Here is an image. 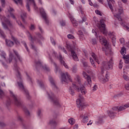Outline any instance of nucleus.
Here are the masks:
<instances>
[{"mask_svg":"<svg viewBox=\"0 0 129 129\" xmlns=\"http://www.w3.org/2000/svg\"><path fill=\"white\" fill-rule=\"evenodd\" d=\"M14 70L16 71L17 74L16 76L17 77V84L18 85V87L20 90L24 92L26 96L27 99H30V95L29 94V91L28 90L26 89L25 86H24V83L23 82V80H22V77H21V74L19 72V67L17 66V63H15L14 64Z\"/></svg>","mask_w":129,"mask_h":129,"instance_id":"1","label":"nucleus"},{"mask_svg":"<svg viewBox=\"0 0 129 129\" xmlns=\"http://www.w3.org/2000/svg\"><path fill=\"white\" fill-rule=\"evenodd\" d=\"M99 40L100 42L102 43V44L105 46V47L102 48V50L104 51L105 55H112V52L110 48V45L107 42V40L104 37H102V36H99Z\"/></svg>","mask_w":129,"mask_h":129,"instance_id":"2","label":"nucleus"},{"mask_svg":"<svg viewBox=\"0 0 129 129\" xmlns=\"http://www.w3.org/2000/svg\"><path fill=\"white\" fill-rule=\"evenodd\" d=\"M47 95L53 105H55L57 107H61L62 106V103L59 100V99L56 98V96L52 91H49L47 92Z\"/></svg>","mask_w":129,"mask_h":129,"instance_id":"3","label":"nucleus"},{"mask_svg":"<svg viewBox=\"0 0 129 129\" xmlns=\"http://www.w3.org/2000/svg\"><path fill=\"white\" fill-rule=\"evenodd\" d=\"M113 66V61H112V58H111L108 62L106 61H103L102 66L101 67V73L103 74L104 73V70L106 69H111Z\"/></svg>","mask_w":129,"mask_h":129,"instance_id":"4","label":"nucleus"},{"mask_svg":"<svg viewBox=\"0 0 129 129\" xmlns=\"http://www.w3.org/2000/svg\"><path fill=\"white\" fill-rule=\"evenodd\" d=\"M83 101H84V98L82 96V95L79 94V98L76 101L77 105L79 108H85L87 106V105Z\"/></svg>","mask_w":129,"mask_h":129,"instance_id":"5","label":"nucleus"},{"mask_svg":"<svg viewBox=\"0 0 129 129\" xmlns=\"http://www.w3.org/2000/svg\"><path fill=\"white\" fill-rule=\"evenodd\" d=\"M10 93L12 96V97L13 98L14 100L15 104L17 106H22L23 105V102L21 101V100L19 99V98L17 96V95H15L14 94V92L13 91L10 90Z\"/></svg>","mask_w":129,"mask_h":129,"instance_id":"6","label":"nucleus"},{"mask_svg":"<svg viewBox=\"0 0 129 129\" xmlns=\"http://www.w3.org/2000/svg\"><path fill=\"white\" fill-rule=\"evenodd\" d=\"M100 25L99 26V29L101 33H103L104 35H107V30L105 29V24H104V20L103 19L100 21Z\"/></svg>","mask_w":129,"mask_h":129,"instance_id":"7","label":"nucleus"},{"mask_svg":"<svg viewBox=\"0 0 129 129\" xmlns=\"http://www.w3.org/2000/svg\"><path fill=\"white\" fill-rule=\"evenodd\" d=\"M83 76L87 82V85L90 86V87H91L92 81H91V77H90V76L88 75L86 73H85V72H83Z\"/></svg>","mask_w":129,"mask_h":129,"instance_id":"8","label":"nucleus"},{"mask_svg":"<svg viewBox=\"0 0 129 129\" xmlns=\"http://www.w3.org/2000/svg\"><path fill=\"white\" fill-rule=\"evenodd\" d=\"M2 25L5 30H9V27H8V26H9L10 28H13V24L12 23H11V21H10V20L7 18L4 19V22H2Z\"/></svg>","mask_w":129,"mask_h":129,"instance_id":"9","label":"nucleus"},{"mask_svg":"<svg viewBox=\"0 0 129 129\" xmlns=\"http://www.w3.org/2000/svg\"><path fill=\"white\" fill-rule=\"evenodd\" d=\"M31 4H32L35 10H37V7H36V3H35V0H26V8L28 11V12H31V10L30 9V6H31Z\"/></svg>","mask_w":129,"mask_h":129,"instance_id":"10","label":"nucleus"},{"mask_svg":"<svg viewBox=\"0 0 129 129\" xmlns=\"http://www.w3.org/2000/svg\"><path fill=\"white\" fill-rule=\"evenodd\" d=\"M73 87L74 88V89H76V90H77L78 91H80L82 94H86V89H85V87H84V86H81V88L79 89V87L76 86L75 84H73Z\"/></svg>","mask_w":129,"mask_h":129,"instance_id":"11","label":"nucleus"},{"mask_svg":"<svg viewBox=\"0 0 129 129\" xmlns=\"http://www.w3.org/2000/svg\"><path fill=\"white\" fill-rule=\"evenodd\" d=\"M39 10L42 18L44 19L46 24L48 25V24H49V20L47 18V14H46V13L45 12V10H44L43 8H40Z\"/></svg>","mask_w":129,"mask_h":129,"instance_id":"12","label":"nucleus"},{"mask_svg":"<svg viewBox=\"0 0 129 129\" xmlns=\"http://www.w3.org/2000/svg\"><path fill=\"white\" fill-rule=\"evenodd\" d=\"M118 14H116L114 15L115 18H116L118 21H122L121 17H120V15H122L123 14V8L122 7H120L118 9Z\"/></svg>","mask_w":129,"mask_h":129,"instance_id":"13","label":"nucleus"},{"mask_svg":"<svg viewBox=\"0 0 129 129\" xmlns=\"http://www.w3.org/2000/svg\"><path fill=\"white\" fill-rule=\"evenodd\" d=\"M35 67H42L44 69V70H45V71H49L50 69L47 67V66H42V63H41V61L40 60L37 61L36 60L35 61Z\"/></svg>","mask_w":129,"mask_h":129,"instance_id":"14","label":"nucleus"},{"mask_svg":"<svg viewBox=\"0 0 129 129\" xmlns=\"http://www.w3.org/2000/svg\"><path fill=\"white\" fill-rule=\"evenodd\" d=\"M71 55L73 60H74L75 61H79V59L78 58V55H77V53L75 50V48L74 49H72L71 51Z\"/></svg>","mask_w":129,"mask_h":129,"instance_id":"15","label":"nucleus"},{"mask_svg":"<svg viewBox=\"0 0 129 129\" xmlns=\"http://www.w3.org/2000/svg\"><path fill=\"white\" fill-rule=\"evenodd\" d=\"M53 55L55 56L56 58L58 59L59 60V61L60 62V63L61 65H63V66H65V62L63 60V57H62V55L60 54L59 55V56L57 55V54L55 51L53 52Z\"/></svg>","mask_w":129,"mask_h":129,"instance_id":"16","label":"nucleus"},{"mask_svg":"<svg viewBox=\"0 0 129 129\" xmlns=\"http://www.w3.org/2000/svg\"><path fill=\"white\" fill-rule=\"evenodd\" d=\"M49 80L53 88H54L55 90H57V89H58V87L56 86V83L55 82V81H54V79H53V78H52V77H49Z\"/></svg>","mask_w":129,"mask_h":129,"instance_id":"17","label":"nucleus"},{"mask_svg":"<svg viewBox=\"0 0 129 129\" xmlns=\"http://www.w3.org/2000/svg\"><path fill=\"white\" fill-rule=\"evenodd\" d=\"M100 80L102 81V82H103L104 83H105V82H107L108 81V75L106 74L105 77L103 76V75H101L99 77Z\"/></svg>","mask_w":129,"mask_h":129,"instance_id":"18","label":"nucleus"},{"mask_svg":"<svg viewBox=\"0 0 129 129\" xmlns=\"http://www.w3.org/2000/svg\"><path fill=\"white\" fill-rule=\"evenodd\" d=\"M72 81V79H71V77L69 75V74L67 72L65 74V83H69V82H71Z\"/></svg>","mask_w":129,"mask_h":129,"instance_id":"19","label":"nucleus"},{"mask_svg":"<svg viewBox=\"0 0 129 129\" xmlns=\"http://www.w3.org/2000/svg\"><path fill=\"white\" fill-rule=\"evenodd\" d=\"M126 108H128V105L127 104L118 106V112L120 111H123V110H125Z\"/></svg>","mask_w":129,"mask_h":129,"instance_id":"20","label":"nucleus"},{"mask_svg":"<svg viewBox=\"0 0 129 129\" xmlns=\"http://www.w3.org/2000/svg\"><path fill=\"white\" fill-rule=\"evenodd\" d=\"M108 36L111 38L113 46H115V37H114L113 32H108Z\"/></svg>","mask_w":129,"mask_h":129,"instance_id":"21","label":"nucleus"},{"mask_svg":"<svg viewBox=\"0 0 129 129\" xmlns=\"http://www.w3.org/2000/svg\"><path fill=\"white\" fill-rule=\"evenodd\" d=\"M108 3V7L111 12H113V9L112 8V5L111 4H114V1L113 0H107Z\"/></svg>","mask_w":129,"mask_h":129,"instance_id":"22","label":"nucleus"},{"mask_svg":"<svg viewBox=\"0 0 129 129\" xmlns=\"http://www.w3.org/2000/svg\"><path fill=\"white\" fill-rule=\"evenodd\" d=\"M8 61H7L8 63H11L12 61H14V62H17V59L16 58H14V55L12 54L11 52H10L9 54V58L8 59Z\"/></svg>","mask_w":129,"mask_h":129,"instance_id":"23","label":"nucleus"},{"mask_svg":"<svg viewBox=\"0 0 129 129\" xmlns=\"http://www.w3.org/2000/svg\"><path fill=\"white\" fill-rule=\"evenodd\" d=\"M49 123L50 125H52L53 126H57L58 123L56 121L55 119H51L49 120Z\"/></svg>","mask_w":129,"mask_h":129,"instance_id":"24","label":"nucleus"},{"mask_svg":"<svg viewBox=\"0 0 129 129\" xmlns=\"http://www.w3.org/2000/svg\"><path fill=\"white\" fill-rule=\"evenodd\" d=\"M5 41L8 47H13V46H14V42L12 41L11 40L6 39Z\"/></svg>","mask_w":129,"mask_h":129,"instance_id":"25","label":"nucleus"},{"mask_svg":"<svg viewBox=\"0 0 129 129\" xmlns=\"http://www.w3.org/2000/svg\"><path fill=\"white\" fill-rule=\"evenodd\" d=\"M70 19L74 27H77V26H78V23H77L76 20H75V19L73 18L72 17H71Z\"/></svg>","mask_w":129,"mask_h":129,"instance_id":"26","label":"nucleus"},{"mask_svg":"<svg viewBox=\"0 0 129 129\" xmlns=\"http://www.w3.org/2000/svg\"><path fill=\"white\" fill-rule=\"evenodd\" d=\"M14 11L15 10H14V9H13L12 7H9V8L8 9V12L10 13L11 17L13 18V19H14V20H16V16H15L14 14L11 13L12 12H14Z\"/></svg>","mask_w":129,"mask_h":129,"instance_id":"27","label":"nucleus"},{"mask_svg":"<svg viewBox=\"0 0 129 129\" xmlns=\"http://www.w3.org/2000/svg\"><path fill=\"white\" fill-rule=\"evenodd\" d=\"M27 17V13L25 11H22V14H21V18L24 23H25V18Z\"/></svg>","mask_w":129,"mask_h":129,"instance_id":"28","label":"nucleus"},{"mask_svg":"<svg viewBox=\"0 0 129 129\" xmlns=\"http://www.w3.org/2000/svg\"><path fill=\"white\" fill-rule=\"evenodd\" d=\"M89 117H90V115L89 114L85 115L83 117V122L84 123L87 122V120H88V118H89Z\"/></svg>","mask_w":129,"mask_h":129,"instance_id":"29","label":"nucleus"},{"mask_svg":"<svg viewBox=\"0 0 129 129\" xmlns=\"http://www.w3.org/2000/svg\"><path fill=\"white\" fill-rule=\"evenodd\" d=\"M60 80L62 84L65 83V74L64 73L60 74Z\"/></svg>","mask_w":129,"mask_h":129,"instance_id":"30","label":"nucleus"},{"mask_svg":"<svg viewBox=\"0 0 129 129\" xmlns=\"http://www.w3.org/2000/svg\"><path fill=\"white\" fill-rule=\"evenodd\" d=\"M123 59H124V60H125V64H128V63H129V55L123 56Z\"/></svg>","mask_w":129,"mask_h":129,"instance_id":"31","label":"nucleus"},{"mask_svg":"<svg viewBox=\"0 0 129 129\" xmlns=\"http://www.w3.org/2000/svg\"><path fill=\"white\" fill-rule=\"evenodd\" d=\"M29 40L32 42L36 41V37H33L30 33H28Z\"/></svg>","mask_w":129,"mask_h":129,"instance_id":"32","label":"nucleus"},{"mask_svg":"<svg viewBox=\"0 0 129 129\" xmlns=\"http://www.w3.org/2000/svg\"><path fill=\"white\" fill-rule=\"evenodd\" d=\"M75 80L78 82L79 84L81 85V78L79 77V76H76V78H75Z\"/></svg>","mask_w":129,"mask_h":129,"instance_id":"33","label":"nucleus"},{"mask_svg":"<svg viewBox=\"0 0 129 129\" xmlns=\"http://www.w3.org/2000/svg\"><path fill=\"white\" fill-rule=\"evenodd\" d=\"M92 57H93V59L95 60V61H96V62H97L98 64H99V61H98V58L95 54L92 53Z\"/></svg>","mask_w":129,"mask_h":129,"instance_id":"34","label":"nucleus"},{"mask_svg":"<svg viewBox=\"0 0 129 129\" xmlns=\"http://www.w3.org/2000/svg\"><path fill=\"white\" fill-rule=\"evenodd\" d=\"M50 61L52 64H53L55 68V73H57L58 72V67H57V64H56V63H55L54 61H53V59L52 58H50Z\"/></svg>","mask_w":129,"mask_h":129,"instance_id":"35","label":"nucleus"},{"mask_svg":"<svg viewBox=\"0 0 129 129\" xmlns=\"http://www.w3.org/2000/svg\"><path fill=\"white\" fill-rule=\"evenodd\" d=\"M11 39H12V40L14 41L16 45H20V42H19V41H18V39H17V38H16L15 37H14V36H11Z\"/></svg>","mask_w":129,"mask_h":129,"instance_id":"36","label":"nucleus"},{"mask_svg":"<svg viewBox=\"0 0 129 129\" xmlns=\"http://www.w3.org/2000/svg\"><path fill=\"white\" fill-rule=\"evenodd\" d=\"M126 52V49L125 47H122L121 50V54L123 56H124L125 55V52Z\"/></svg>","mask_w":129,"mask_h":129,"instance_id":"37","label":"nucleus"},{"mask_svg":"<svg viewBox=\"0 0 129 129\" xmlns=\"http://www.w3.org/2000/svg\"><path fill=\"white\" fill-rule=\"evenodd\" d=\"M14 53H15V55H16V57H17L18 59H19V61H22V57L20 56L19 53L17 52V51L15 50H13Z\"/></svg>","mask_w":129,"mask_h":129,"instance_id":"38","label":"nucleus"},{"mask_svg":"<svg viewBox=\"0 0 129 129\" xmlns=\"http://www.w3.org/2000/svg\"><path fill=\"white\" fill-rule=\"evenodd\" d=\"M69 123H70V124H74V123H75V119L71 118L70 119H69L68 120Z\"/></svg>","mask_w":129,"mask_h":129,"instance_id":"39","label":"nucleus"},{"mask_svg":"<svg viewBox=\"0 0 129 129\" xmlns=\"http://www.w3.org/2000/svg\"><path fill=\"white\" fill-rule=\"evenodd\" d=\"M37 83L40 85V87H41V88H43V87H44V83H43V81L38 80L37 81Z\"/></svg>","mask_w":129,"mask_h":129,"instance_id":"40","label":"nucleus"},{"mask_svg":"<svg viewBox=\"0 0 129 129\" xmlns=\"http://www.w3.org/2000/svg\"><path fill=\"white\" fill-rule=\"evenodd\" d=\"M67 37L70 40H74L75 39V37H74L72 34H68L67 35Z\"/></svg>","mask_w":129,"mask_h":129,"instance_id":"41","label":"nucleus"},{"mask_svg":"<svg viewBox=\"0 0 129 129\" xmlns=\"http://www.w3.org/2000/svg\"><path fill=\"white\" fill-rule=\"evenodd\" d=\"M107 115L110 117V118H114L115 115L114 113H107Z\"/></svg>","mask_w":129,"mask_h":129,"instance_id":"42","label":"nucleus"},{"mask_svg":"<svg viewBox=\"0 0 129 129\" xmlns=\"http://www.w3.org/2000/svg\"><path fill=\"white\" fill-rule=\"evenodd\" d=\"M67 48L69 50V51H70V52H71L72 50H74L75 49L73 47H71V45L69 44H67Z\"/></svg>","mask_w":129,"mask_h":129,"instance_id":"43","label":"nucleus"},{"mask_svg":"<svg viewBox=\"0 0 129 129\" xmlns=\"http://www.w3.org/2000/svg\"><path fill=\"white\" fill-rule=\"evenodd\" d=\"M123 78L124 80H125V81H129V77L126 75H123Z\"/></svg>","mask_w":129,"mask_h":129,"instance_id":"44","label":"nucleus"},{"mask_svg":"<svg viewBox=\"0 0 129 129\" xmlns=\"http://www.w3.org/2000/svg\"><path fill=\"white\" fill-rule=\"evenodd\" d=\"M14 2L15 3V4H16V5H22V3L23 2L22 0H17V1H16V0H13Z\"/></svg>","mask_w":129,"mask_h":129,"instance_id":"45","label":"nucleus"},{"mask_svg":"<svg viewBox=\"0 0 129 129\" xmlns=\"http://www.w3.org/2000/svg\"><path fill=\"white\" fill-rule=\"evenodd\" d=\"M0 35H1V36L2 38H5L6 36L5 35V33H4V31L2 30V29H0Z\"/></svg>","mask_w":129,"mask_h":129,"instance_id":"46","label":"nucleus"},{"mask_svg":"<svg viewBox=\"0 0 129 129\" xmlns=\"http://www.w3.org/2000/svg\"><path fill=\"white\" fill-rule=\"evenodd\" d=\"M24 111L26 113H30L31 111H29V110L28 109V108L26 107H25L23 108Z\"/></svg>","mask_w":129,"mask_h":129,"instance_id":"47","label":"nucleus"},{"mask_svg":"<svg viewBox=\"0 0 129 129\" xmlns=\"http://www.w3.org/2000/svg\"><path fill=\"white\" fill-rule=\"evenodd\" d=\"M123 63L122 62V60H120L119 61V69H122V64Z\"/></svg>","mask_w":129,"mask_h":129,"instance_id":"48","label":"nucleus"},{"mask_svg":"<svg viewBox=\"0 0 129 129\" xmlns=\"http://www.w3.org/2000/svg\"><path fill=\"white\" fill-rule=\"evenodd\" d=\"M72 71L74 73H76L77 72V68L76 67V66L73 67Z\"/></svg>","mask_w":129,"mask_h":129,"instance_id":"49","label":"nucleus"},{"mask_svg":"<svg viewBox=\"0 0 129 129\" xmlns=\"http://www.w3.org/2000/svg\"><path fill=\"white\" fill-rule=\"evenodd\" d=\"M118 106H115L112 108V110L114 111H117L118 112Z\"/></svg>","mask_w":129,"mask_h":129,"instance_id":"50","label":"nucleus"},{"mask_svg":"<svg viewBox=\"0 0 129 129\" xmlns=\"http://www.w3.org/2000/svg\"><path fill=\"white\" fill-rule=\"evenodd\" d=\"M92 44L93 45H96L97 44V42L96 41V39H92Z\"/></svg>","mask_w":129,"mask_h":129,"instance_id":"51","label":"nucleus"},{"mask_svg":"<svg viewBox=\"0 0 129 129\" xmlns=\"http://www.w3.org/2000/svg\"><path fill=\"white\" fill-rule=\"evenodd\" d=\"M95 13L97 15H99V16H102V14H101V12L99 10H96L95 11Z\"/></svg>","mask_w":129,"mask_h":129,"instance_id":"52","label":"nucleus"},{"mask_svg":"<svg viewBox=\"0 0 129 129\" xmlns=\"http://www.w3.org/2000/svg\"><path fill=\"white\" fill-rule=\"evenodd\" d=\"M97 90V85H94L93 87L92 91H95Z\"/></svg>","mask_w":129,"mask_h":129,"instance_id":"53","label":"nucleus"},{"mask_svg":"<svg viewBox=\"0 0 129 129\" xmlns=\"http://www.w3.org/2000/svg\"><path fill=\"white\" fill-rule=\"evenodd\" d=\"M83 65L84 67H88V64L87 63V62L86 61H83Z\"/></svg>","mask_w":129,"mask_h":129,"instance_id":"54","label":"nucleus"},{"mask_svg":"<svg viewBox=\"0 0 129 129\" xmlns=\"http://www.w3.org/2000/svg\"><path fill=\"white\" fill-rule=\"evenodd\" d=\"M119 41H120V44H124V38H120Z\"/></svg>","mask_w":129,"mask_h":129,"instance_id":"55","label":"nucleus"},{"mask_svg":"<svg viewBox=\"0 0 129 129\" xmlns=\"http://www.w3.org/2000/svg\"><path fill=\"white\" fill-rule=\"evenodd\" d=\"M31 49H33V50H34V51H37V48H36V46L34 45V44H31Z\"/></svg>","mask_w":129,"mask_h":129,"instance_id":"56","label":"nucleus"},{"mask_svg":"<svg viewBox=\"0 0 129 129\" xmlns=\"http://www.w3.org/2000/svg\"><path fill=\"white\" fill-rule=\"evenodd\" d=\"M70 91L72 95H74V90H72V88L71 87L70 88Z\"/></svg>","mask_w":129,"mask_h":129,"instance_id":"57","label":"nucleus"},{"mask_svg":"<svg viewBox=\"0 0 129 129\" xmlns=\"http://www.w3.org/2000/svg\"><path fill=\"white\" fill-rule=\"evenodd\" d=\"M30 29L31 30V31H33L34 30H35V25L32 24L30 27Z\"/></svg>","mask_w":129,"mask_h":129,"instance_id":"58","label":"nucleus"},{"mask_svg":"<svg viewBox=\"0 0 129 129\" xmlns=\"http://www.w3.org/2000/svg\"><path fill=\"white\" fill-rule=\"evenodd\" d=\"M17 23L19 26H20L21 28H24V25H23L21 22H20V21H17Z\"/></svg>","mask_w":129,"mask_h":129,"instance_id":"59","label":"nucleus"},{"mask_svg":"<svg viewBox=\"0 0 129 129\" xmlns=\"http://www.w3.org/2000/svg\"><path fill=\"white\" fill-rule=\"evenodd\" d=\"M42 112H44V110L42 109H38L37 110V113H41Z\"/></svg>","mask_w":129,"mask_h":129,"instance_id":"60","label":"nucleus"},{"mask_svg":"<svg viewBox=\"0 0 129 129\" xmlns=\"http://www.w3.org/2000/svg\"><path fill=\"white\" fill-rule=\"evenodd\" d=\"M60 25H61L62 27L64 26V25H65V24H64V21H63L62 20H60Z\"/></svg>","mask_w":129,"mask_h":129,"instance_id":"61","label":"nucleus"},{"mask_svg":"<svg viewBox=\"0 0 129 129\" xmlns=\"http://www.w3.org/2000/svg\"><path fill=\"white\" fill-rule=\"evenodd\" d=\"M11 105V101H8L6 102V106Z\"/></svg>","mask_w":129,"mask_h":129,"instance_id":"62","label":"nucleus"},{"mask_svg":"<svg viewBox=\"0 0 129 129\" xmlns=\"http://www.w3.org/2000/svg\"><path fill=\"white\" fill-rule=\"evenodd\" d=\"M6 54L5 53H3L2 54H1L2 58H3L4 59H6Z\"/></svg>","mask_w":129,"mask_h":129,"instance_id":"63","label":"nucleus"},{"mask_svg":"<svg viewBox=\"0 0 129 129\" xmlns=\"http://www.w3.org/2000/svg\"><path fill=\"white\" fill-rule=\"evenodd\" d=\"M5 125H6V124L4 122L0 121V126H5Z\"/></svg>","mask_w":129,"mask_h":129,"instance_id":"64","label":"nucleus"}]
</instances>
